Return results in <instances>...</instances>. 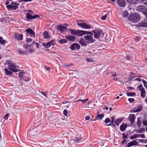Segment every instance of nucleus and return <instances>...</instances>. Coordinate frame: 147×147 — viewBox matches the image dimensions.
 <instances>
[{
  "label": "nucleus",
  "mask_w": 147,
  "mask_h": 147,
  "mask_svg": "<svg viewBox=\"0 0 147 147\" xmlns=\"http://www.w3.org/2000/svg\"><path fill=\"white\" fill-rule=\"evenodd\" d=\"M92 32L94 33V38L97 39L102 38L105 34L102 30L98 28H95L92 31Z\"/></svg>",
  "instance_id": "nucleus-1"
},
{
  "label": "nucleus",
  "mask_w": 147,
  "mask_h": 147,
  "mask_svg": "<svg viewBox=\"0 0 147 147\" xmlns=\"http://www.w3.org/2000/svg\"><path fill=\"white\" fill-rule=\"evenodd\" d=\"M140 16L138 13H133L129 16L128 19L134 23L138 22L140 19Z\"/></svg>",
  "instance_id": "nucleus-2"
},
{
  "label": "nucleus",
  "mask_w": 147,
  "mask_h": 147,
  "mask_svg": "<svg viewBox=\"0 0 147 147\" xmlns=\"http://www.w3.org/2000/svg\"><path fill=\"white\" fill-rule=\"evenodd\" d=\"M82 21V20L77 21L76 23L78 26L84 29H89L91 28V26L90 25L86 23L80 22Z\"/></svg>",
  "instance_id": "nucleus-3"
},
{
  "label": "nucleus",
  "mask_w": 147,
  "mask_h": 147,
  "mask_svg": "<svg viewBox=\"0 0 147 147\" xmlns=\"http://www.w3.org/2000/svg\"><path fill=\"white\" fill-rule=\"evenodd\" d=\"M7 64L8 65V69L11 71L17 72L18 71H19L17 68H18V66H16L15 63L10 62L7 63Z\"/></svg>",
  "instance_id": "nucleus-4"
},
{
  "label": "nucleus",
  "mask_w": 147,
  "mask_h": 147,
  "mask_svg": "<svg viewBox=\"0 0 147 147\" xmlns=\"http://www.w3.org/2000/svg\"><path fill=\"white\" fill-rule=\"evenodd\" d=\"M24 32H25L26 36H30L32 38L35 37V32L32 29L30 28H28L26 29Z\"/></svg>",
  "instance_id": "nucleus-5"
},
{
  "label": "nucleus",
  "mask_w": 147,
  "mask_h": 147,
  "mask_svg": "<svg viewBox=\"0 0 147 147\" xmlns=\"http://www.w3.org/2000/svg\"><path fill=\"white\" fill-rule=\"evenodd\" d=\"M136 10L139 12L142 13L144 15L147 14V7L144 6L140 5L137 6Z\"/></svg>",
  "instance_id": "nucleus-6"
},
{
  "label": "nucleus",
  "mask_w": 147,
  "mask_h": 147,
  "mask_svg": "<svg viewBox=\"0 0 147 147\" xmlns=\"http://www.w3.org/2000/svg\"><path fill=\"white\" fill-rule=\"evenodd\" d=\"M146 140H142L140 139H136L135 140H133L129 142L128 143L127 146V147H130L131 146H137L138 145V144L139 142L137 141H138L139 142H142Z\"/></svg>",
  "instance_id": "nucleus-7"
},
{
  "label": "nucleus",
  "mask_w": 147,
  "mask_h": 147,
  "mask_svg": "<svg viewBox=\"0 0 147 147\" xmlns=\"http://www.w3.org/2000/svg\"><path fill=\"white\" fill-rule=\"evenodd\" d=\"M54 40H52L50 42H47V43L45 42H43L42 43V46L45 48L47 49L50 47L51 46H54L55 45V42L54 41Z\"/></svg>",
  "instance_id": "nucleus-8"
},
{
  "label": "nucleus",
  "mask_w": 147,
  "mask_h": 147,
  "mask_svg": "<svg viewBox=\"0 0 147 147\" xmlns=\"http://www.w3.org/2000/svg\"><path fill=\"white\" fill-rule=\"evenodd\" d=\"M84 38L86 40V42L88 43H91L94 42L95 40L94 39L91 35H87L84 36Z\"/></svg>",
  "instance_id": "nucleus-9"
},
{
  "label": "nucleus",
  "mask_w": 147,
  "mask_h": 147,
  "mask_svg": "<svg viewBox=\"0 0 147 147\" xmlns=\"http://www.w3.org/2000/svg\"><path fill=\"white\" fill-rule=\"evenodd\" d=\"M40 17V16L37 14H35L32 16L29 13H27L26 14V18L28 20H30L32 19H35L37 18H39Z\"/></svg>",
  "instance_id": "nucleus-10"
},
{
  "label": "nucleus",
  "mask_w": 147,
  "mask_h": 147,
  "mask_svg": "<svg viewBox=\"0 0 147 147\" xmlns=\"http://www.w3.org/2000/svg\"><path fill=\"white\" fill-rule=\"evenodd\" d=\"M67 29V27L61 24L57 25L56 27V29L58 31H60L61 33L66 30Z\"/></svg>",
  "instance_id": "nucleus-11"
},
{
  "label": "nucleus",
  "mask_w": 147,
  "mask_h": 147,
  "mask_svg": "<svg viewBox=\"0 0 147 147\" xmlns=\"http://www.w3.org/2000/svg\"><path fill=\"white\" fill-rule=\"evenodd\" d=\"M80 46L79 44L76 43H74L71 44L70 47V49L72 50H76V49L79 50Z\"/></svg>",
  "instance_id": "nucleus-12"
},
{
  "label": "nucleus",
  "mask_w": 147,
  "mask_h": 147,
  "mask_svg": "<svg viewBox=\"0 0 147 147\" xmlns=\"http://www.w3.org/2000/svg\"><path fill=\"white\" fill-rule=\"evenodd\" d=\"M142 105H140L131 110L130 111V112L131 113L138 112L140 111L141 110H142Z\"/></svg>",
  "instance_id": "nucleus-13"
},
{
  "label": "nucleus",
  "mask_w": 147,
  "mask_h": 147,
  "mask_svg": "<svg viewBox=\"0 0 147 147\" xmlns=\"http://www.w3.org/2000/svg\"><path fill=\"white\" fill-rule=\"evenodd\" d=\"M117 4L121 7H124L126 4V2L124 0H118L117 1Z\"/></svg>",
  "instance_id": "nucleus-14"
},
{
  "label": "nucleus",
  "mask_w": 147,
  "mask_h": 147,
  "mask_svg": "<svg viewBox=\"0 0 147 147\" xmlns=\"http://www.w3.org/2000/svg\"><path fill=\"white\" fill-rule=\"evenodd\" d=\"M137 27H147V22L143 21L140 22L138 24Z\"/></svg>",
  "instance_id": "nucleus-15"
},
{
  "label": "nucleus",
  "mask_w": 147,
  "mask_h": 147,
  "mask_svg": "<svg viewBox=\"0 0 147 147\" xmlns=\"http://www.w3.org/2000/svg\"><path fill=\"white\" fill-rule=\"evenodd\" d=\"M75 142L76 143H79L82 141L83 138L80 134H78L75 137Z\"/></svg>",
  "instance_id": "nucleus-16"
},
{
  "label": "nucleus",
  "mask_w": 147,
  "mask_h": 147,
  "mask_svg": "<svg viewBox=\"0 0 147 147\" xmlns=\"http://www.w3.org/2000/svg\"><path fill=\"white\" fill-rule=\"evenodd\" d=\"M65 38L69 41L73 42L76 39V36L72 35H67L65 36Z\"/></svg>",
  "instance_id": "nucleus-17"
},
{
  "label": "nucleus",
  "mask_w": 147,
  "mask_h": 147,
  "mask_svg": "<svg viewBox=\"0 0 147 147\" xmlns=\"http://www.w3.org/2000/svg\"><path fill=\"white\" fill-rule=\"evenodd\" d=\"M104 116L103 114H100L99 113V112L97 113V115L95 119L93 120V121H95L96 120H100L102 119Z\"/></svg>",
  "instance_id": "nucleus-18"
},
{
  "label": "nucleus",
  "mask_w": 147,
  "mask_h": 147,
  "mask_svg": "<svg viewBox=\"0 0 147 147\" xmlns=\"http://www.w3.org/2000/svg\"><path fill=\"white\" fill-rule=\"evenodd\" d=\"M129 117L128 118L129 120L131 123H133L134 122L135 119V116L134 114H130L129 115Z\"/></svg>",
  "instance_id": "nucleus-19"
},
{
  "label": "nucleus",
  "mask_w": 147,
  "mask_h": 147,
  "mask_svg": "<svg viewBox=\"0 0 147 147\" xmlns=\"http://www.w3.org/2000/svg\"><path fill=\"white\" fill-rule=\"evenodd\" d=\"M15 39L18 40H22L23 39V34H16L15 36Z\"/></svg>",
  "instance_id": "nucleus-20"
},
{
  "label": "nucleus",
  "mask_w": 147,
  "mask_h": 147,
  "mask_svg": "<svg viewBox=\"0 0 147 147\" xmlns=\"http://www.w3.org/2000/svg\"><path fill=\"white\" fill-rule=\"evenodd\" d=\"M6 7L8 9H13L16 10L18 8V7L16 5H13L11 4L6 5Z\"/></svg>",
  "instance_id": "nucleus-21"
},
{
  "label": "nucleus",
  "mask_w": 147,
  "mask_h": 147,
  "mask_svg": "<svg viewBox=\"0 0 147 147\" xmlns=\"http://www.w3.org/2000/svg\"><path fill=\"white\" fill-rule=\"evenodd\" d=\"M86 42V40L83 38H81L79 41V43L82 47L86 46L87 45Z\"/></svg>",
  "instance_id": "nucleus-22"
},
{
  "label": "nucleus",
  "mask_w": 147,
  "mask_h": 147,
  "mask_svg": "<svg viewBox=\"0 0 147 147\" xmlns=\"http://www.w3.org/2000/svg\"><path fill=\"white\" fill-rule=\"evenodd\" d=\"M127 127V125L125 123H122L120 126V129L121 131H125Z\"/></svg>",
  "instance_id": "nucleus-23"
},
{
  "label": "nucleus",
  "mask_w": 147,
  "mask_h": 147,
  "mask_svg": "<svg viewBox=\"0 0 147 147\" xmlns=\"http://www.w3.org/2000/svg\"><path fill=\"white\" fill-rule=\"evenodd\" d=\"M123 119V118H118L115 121V125L117 126H119L120 123L122 122Z\"/></svg>",
  "instance_id": "nucleus-24"
},
{
  "label": "nucleus",
  "mask_w": 147,
  "mask_h": 147,
  "mask_svg": "<svg viewBox=\"0 0 147 147\" xmlns=\"http://www.w3.org/2000/svg\"><path fill=\"white\" fill-rule=\"evenodd\" d=\"M86 31L78 30L77 35L78 36H81L85 35Z\"/></svg>",
  "instance_id": "nucleus-25"
},
{
  "label": "nucleus",
  "mask_w": 147,
  "mask_h": 147,
  "mask_svg": "<svg viewBox=\"0 0 147 147\" xmlns=\"http://www.w3.org/2000/svg\"><path fill=\"white\" fill-rule=\"evenodd\" d=\"M43 35L45 38H50L49 32L47 31L43 32Z\"/></svg>",
  "instance_id": "nucleus-26"
},
{
  "label": "nucleus",
  "mask_w": 147,
  "mask_h": 147,
  "mask_svg": "<svg viewBox=\"0 0 147 147\" xmlns=\"http://www.w3.org/2000/svg\"><path fill=\"white\" fill-rule=\"evenodd\" d=\"M18 53L19 55H28V51H23L22 50H18Z\"/></svg>",
  "instance_id": "nucleus-27"
},
{
  "label": "nucleus",
  "mask_w": 147,
  "mask_h": 147,
  "mask_svg": "<svg viewBox=\"0 0 147 147\" xmlns=\"http://www.w3.org/2000/svg\"><path fill=\"white\" fill-rule=\"evenodd\" d=\"M68 30L70 32L71 34L72 35H77L78 30L72 29H68Z\"/></svg>",
  "instance_id": "nucleus-28"
},
{
  "label": "nucleus",
  "mask_w": 147,
  "mask_h": 147,
  "mask_svg": "<svg viewBox=\"0 0 147 147\" xmlns=\"http://www.w3.org/2000/svg\"><path fill=\"white\" fill-rule=\"evenodd\" d=\"M4 70L5 71V74L6 75L10 76L12 74V73L8 71L7 68H4Z\"/></svg>",
  "instance_id": "nucleus-29"
},
{
  "label": "nucleus",
  "mask_w": 147,
  "mask_h": 147,
  "mask_svg": "<svg viewBox=\"0 0 147 147\" xmlns=\"http://www.w3.org/2000/svg\"><path fill=\"white\" fill-rule=\"evenodd\" d=\"M127 2L128 3L134 4L136 3L138 1V0H126Z\"/></svg>",
  "instance_id": "nucleus-30"
},
{
  "label": "nucleus",
  "mask_w": 147,
  "mask_h": 147,
  "mask_svg": "<svg viewBox=\"0 0 147 147\" xmlns=\"http://www.w3.org/2000/svg\"><path fill=\"white\" fill-rule=\"evenodd\" d=\"M68 42V40L67 39H60L59 41V43L60 44H62Z\"/></svg>",
  "instance_id": "nucleus-31"
},
{
  "label": "nucleus",
  "mask_w": 147,
  "mask_h": 147,
  "mask_svg": "<svg viewBox=\"0 0 147 147\" xmlns=\"http://www.w3.org/2000/svg\"><path fill=\"white\" fill-rule=\"evenodd\" d=\"M141 92V96L142 98H144L145 96L146 91L144 88L140 90Z\"/></svg>",
  "instance_id": "nucleus-32"
},
{
  "label": "nucleus",
  "mask_w": 147,
  "mask_h": 147,
  "mask_svg": "<svg viewBox=\"0 0 147 147\" xmlns=\"http://www.w3.org/2000/svg\"><path fill=\"white\" fill-rule=\"evenodd\" d=\"M137 125L138 127V128H139L140 127H141V120H140L139 118H138L137 119Z\"/></svg>",
  "instance_id": "nucleus-33"
},
{
  "label": "nucleus",
  "mask_w": 147,
  "mask_h": 147,
  "mask_svg": "<svg viewBox=\"0 0 147 147\" xmlns=\"http://www.w3.org/2000/svg\"><path fill=\"white\" fill-rule=\"evenodd\" d=\"M6 41L3 39V37L0 36V43L2 45L4 44L6 42Z\"/></svg>",
  "instance_id": "nucleus-34"
},
{
  "label": "nucleus",
  "mask_w": 147,
  "mask_h": 147,
  "mask_svg": "<svg viewBox=\"0 0 147 147\" xmlns=\"http://www.w3.org/2000/svg\"><path fill=\"white\" fill-rule=\"evenodd\" d=\"M126 95L128 96H136V94L135 93L128 92L126 93Z\"/></svg>",
  "instance_id": "nucleus-35"
},
{
  "label": "nucleus",
  "mask_w": 147,
  "mask_h": 147,
  "mask_svg": "<svg viewBox=\"0 0 147 147\" xmlns=\"http://www.w3.org/2000/svg\"><path fill=\"white\" fill-rule=\"evenodd\" d=\"M136 131L138 133H144L145 132V130L144 128H142L138 130H136Z\"/></svg>",
  "instance_id": "nucleus-36"
},
{
  "label": "nucleus",
  "mask_w": 147,
  "mask_h": 147,
  "mask_svg": "<svg viewBox=\"0 0 147 147\" xmlns=\"http://www.w3.org/2000/svg\"><path fill=\"white\" fill-rule=\"evenodd\" d=\"M122 15L123 17H127L128 15V13L127 11H125L122 13Z\"/></svg>",
  "instance_id": "nucleus-37"
},
{
  "label": "nucleus",
  "mask_w": 147,
  "mask_h": 147,
  "mask_svg": "<svg viewBox=\"0 0 147 147\" xmlns=\"http://www.w3.org/2000/svg\"><path fill=\"white\" fill-rule=\"evenodd\" d=\"M24 74V73L22 72H19V76L21 79L23 80V79L24 78L23 77Z\"/></svg>",
  "instance_id": "nucleus-38"
},
{
  "label": "nucleus",
  "mask_w": 147,
  "mask_h": 147,
  "mask_svg": "<svg viewBox=\"0 0 147 147\" xmlns=\"http://www.w3.org/2000/svg\"><path fill=\"white\" fill-rule=\"evenodd\" d=\"M138 138V134H135L132 135L129 137V138L131 140L136 139V138Z\"/></svg>",
  "instance_id": "nucleus-39"
},
{
  "label": "nucleus",
  "mask_w": 147,
  "mask_h": 147,
  "mask_svg": "<svg viewBox=\"0 0 147 147\" xmlns=\"http://www.w3.org/2000/svg\"><path fill=\"white\" fill-rule=\"evenodd\" d=\"M142 81L143 83L144 86L146 88L147 90V82L143 79H142Z\"/></svg>",
  "instance_id": "nucleus-40"
},
{
  "label": "nucleus",
  "mask_w": 147,
  "mask_h": 147,
  "mask_svg": "<svg viewBox=\"0 0 147 147\" xmlns=\"http://www.w3.org/2000/svg\"><path fill=\"white\" fill-rule=\"evenodd\" d=\"M142 123L144 126H147V119L145 120L144 119L142 122Z\"/></svg>",
  "instance_id": "nucleus-41"
},
{
  "label": "nucleus",
  "mask_w": 147,
  "mask_h": 147,
  "mask_svg": "<svg viewBox=\"0 0 147 147\" xmlns=\"http://www.w3.org/2000/svg\"><path fill=\"white\" fill-rule=\"evenodd\" d=\"M30 79L29 77H27L26 78H24L22 80L26 82H29L30 81Z\"/></svg>",
  "instance_id": "nucleus-42"
},
{
  "label": "nucleus",
  "mask_w": 147,
  "mask_h": 147,
  "mask_svg": "<svg viewBox=\"0 0 147 147\" xmlns=\"http://www.w3.org/2000/svg\"><path fill=\"white\" fill-rule=\"evenodd\" d=\"M32 40L31 38H26V42L28 43H29L30 42H31L32 41Z\"/></svg>",
  "instance_id": "nucleus-43"
},
{
  "label": "nucleus",
  "mask_w": 147,
  "mask_h": 147,
  "mask_svg": "<svg viewBox=\"0 0 147 147\" xmlns=\"http://www.w3.org/2000/svg\"><path fill=\"white\" fill-rule=\"evenodd\" d=\"M110 122H111V120L109 118H106L105 119V122L106 123H108Z\"/></svg>",
  "instance_id": "nucleus-44"
},
{
  "label": "nucleus",
  "mask_w": 147,
  "mask_h": 147,
  "mask_svg": "<svg viewBox=\"0 0 147 147\" xmlns=\"http://www.w3.org/2000/svg\"><path fill=\"white\" fill-rule=\"evenodd\" d=\"M135 74L134 73L132 72H131L130 73V74L129 76V77L132 78L133 79L136 77V76H134V75Z\"/></svg>",
  "instance_id": "nucleus-45"
},
{
  "label": "nucleus",
  "mask_w": 147,
  "mask_h": 147,
  "mask_svg": "<svg viewBox=\"0 0 147 147\" xmlns=\"http://www.w3.org/2000/svg\"><path fill=\"white\" fill-rule=\"evenodd\" d=\"M123 139H126L128 138V134H125L124 133L123 134Z\"/></svg>",
  "instance_id": "nucleus-46"
},
{
  "label": "nucleus",
  "mask_w": 147,
  "mask_h": 147,
  "mask_svg": "<svg viewBox=\"0 0 147 147\" xmlns=\"http://www.w3.org/2000/svg\"><path fill=\"white\" fill-rule=\"evenodd\" d=\"M115 116H113L111 118V123L112 124L114 123H115Z\"/></svg>",
  "instance_id": "nucleus-47"
},
{
  "label": "nucleus",
  "mask_w": 147,
  "mask_h": 147,
  "mask_svg": "<svg viewBox=\"0 0 147 147\" xmlns=\"http://www.w3.org/2000/svg\"><path fill=\"white\" fill-rule=\"evenodd\" d=\"M86 34H87V35H88V34H90V35H91L92 36H93V34L92 33V31L91 32V31H86Z\"/></svg>",
  "instance_id": "nucleus-48"
},
{
  "label": "nucleus",
  "mask_w": 147,
  "mask_h": 147,
  "mask_svg": "<svg viewBox=\"0 0 147 147\" xmlns=\"http://www.w3.org/2000/svg\"><path fill=\"white\" fill-rule=\"evenodd\" d=\"M86 61L88 62H92L94 60L92 59L88 58L86 59Z\"/></svg>",
  "instance_id": "nucleus-49"
},
{
  "label": "nucleus",
  "mask_w": 147,
  "mask_h": 147,
  "mask_svg": "<svg viewBox=\"0 0 147 147\" xmlns=\"http://www.w3.org/2000/svg\"><path fill=\"white\" fill-rule=\"evenodd\" d=\"M63 113L65 116H67V111L66 109H65L63 111Z\"/></svg>",
  "instance_id": "nucleus-50"
},
{
  "label": "nucleus",
  "mask_w": 147,
  "mask_h": 147,
  "mask_svg": "<svg viewBox=\"0 0 147 147\" xmlns=\"http://www.w3.org/2000/svg\"><path fill=\"white\" fill-rule=\"evenodd\" d=\"M138 138L140 137L141 138H145V135L143 134H138Z\"/></svg>",
  "instance_id": "nucleus-51"
},
{
  "label": "nucleus",
  "mask_w": 147,
  "mask_h": 147,
  "mask_svg": "<svg viewBox=\"0 0 147 147\" xmlns=\"http://www.w3.org/2000/svg\"><path fill=\"white\" fill-rule=\"evenodd\" d=\"M107 14H106L104 16H102L101 17V19L102 20H105L106 18L107 17Z\"/></svg>",
  "instance_id": "nucleus-52"
},
{
  "label": "nucleus",
  "mask_w": 147,
  "mask_h": 147,
  "mask_svg": "<svg viewBox=\"0 0 147 147\" xmlns=\"http://www.w3.org/2000/svg\"><path fill=\"white\" fill-rule=\"evenodd\" d=\"M40 92L43 95H44V96L46 97H47V94H46V93H47V92H43L42 91Z\"/></svg>",
  "instance_id": "nucleus-53"
},
{
  "label": "nucleus",
  "mask_w": 147,
  "mask_h": 147,
  "mask_svg": "<svg viewBox=\"0 0 147 147\" xmlns=\"http://www.w3.org/2000/svg\"><path fill=\"white\" fill-rule=\"evenodd\" d=\"M74 65V64L73 63H70L67 65H65L64 66L65 67H69L70 66H72Z\"/></svg>",
  "instance_id": "nucleus-54"
},
{
  "label": "nucleus",
  "mask_w": 147,
  "mask_h": 147,
  "mask_svg": "<svg viewBox=\"0 0 147 147\" xmlns=\"http://www.w3.org/2000/svg\"><path fill=\"white\" fill-rule=\"evenodd\" d=\"M8 115L9 114L8 113L6 114L4 117V119L5 120H7L8 119Z\"/></svg>",
  "instance_id": "nucleus-55"
},
{
  "label": "nucleus",
  "mask_w": 147,
  "mask_h": 147,
  "mask_svg": "<svg viewBox=\"0 0 147 147\" xmlns=\"http://www.w3.org/2000/svg\"><path fill=\"white\" fill-rule=\"evenodd\" d=\"M128 100L130 102H132L134 101V99L133 98H129Z\"/></svg>",
  "instance_id": "nucleus-56"
},
{
  "label": "nucleus",
  "mask_w": 147,
  "mask_h": 147,
  "mask_svg": "<svg viewBox=\"0 0 147 147\" xmlns=\"http://www.w3.org/2000/svg\"><path fill=\"white\" fill-rule=\"evenodd\" d=\"M126 58L127 60H129L131 59V57L130 55H126Z\"/></svg>",
  "instance_id": "nucleus-57"
},
{
  "label": "nucleus",
  "mask_w": 147,
  "mask_h": 147,
  "mask_svg": "<svg viewBox=\"0 0 147 147\" xmlns=\"http://www.w3.org/2000/svg\"><path fill=\"white\" fill-rule=\"evenodd\" d=\"M88 98H86V99H84L83 100H82V102L83 103H86L87 101L88 100Z\"/></svg>",
  "instance_id": "nucleus-58"
},
{
  "label": "nucleus",
  "mask_w": 147,
  "mask_h": 147,
  "mask_svg": "<svg viewBox=\"0 0 147 147\" xmlns=\"http://www.w3.org/2000/svg\"><path fill=\"white\" fill-rule=\"evenodd\" d=\"M126 139H123V140L121 142V144L122 145H123L124 144L126 141Z\"/></svg>",
  "instance_id": "nucleus-59"
},
{
  "label": "nucleus",
  "mask_w": 147,
  "mask_h": 147,
  "mask_svg": "<svg viewBox=\"0 0 147 147\" xmlns=\"http://www.w3.org/2000/svg\"><path fill=\"white\" fill-rule=\"evenodd\" d=\"M139 88V89L141 90L142 89L144 88L142 84H141L140 86H139L137 88Z\"/></svg>",
  "instance_id": "nucleus-60"
},
{
  "label": "nucleus",
  "mask_w": 147,
  "mask_h": 147,
  "mask_svg": "<svg viewBox=\"0 0 147 147\" xmlns=\"http://www.w3.org/2000/svg\"><path fill=\"white\" fill-rule=\"evenodd\" d=\"M90 117L89 116H87L86 117H85V119L86 120H88L90 119Z\"/></svg>",
  "instance_id": "nucleus-61"
},
{
  "label": "nucleus",
  "mask_w": 147,
  "mask_h": 147,
  "mask_svg": "<svg viewBox=\"0 0 147 147\" xmlns=\"http://www.w3.org/2000/svg\"><path fill=\"white\" fill-rule=\"evenodd\" d=\"M45 68L47 71L50 70V68L48 66H45Z\"/></svg>",
  "instance_id": "nucleus-62"
},
{
  "label": "nucleus",
  "mask_w": 147,
  "mask_h": 147,
  "mask_svg": "<svg viewBox=\"0 0 147 147\" xmlns=\"http://www.w3.org/2000/svg\"><path fill=\"white\" fill-rule=\"evenodd\" d=\"M24 47L26 49H27L29 48L28 45L25 44L24 46Z\"/></svg>",
  "instance_id": "nucleus-63"
},
{
  "label": "nucleus",
  "mask_w": 147,
  "mask_h": 147,
  "mask_svg": "<svg viewBox=\"0 0 147 147\" xmlns=\"http://www.w3.org/2000/svg\"><path fill=\"white\" fill-rule=\"evenodd\" d=\"M135 81H138L139 82H141V79L139 78H137L134 79Z\"/></svg>",
  "instance_id": "nucleus-64"
}]
</instances>
